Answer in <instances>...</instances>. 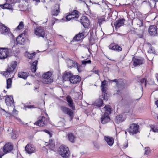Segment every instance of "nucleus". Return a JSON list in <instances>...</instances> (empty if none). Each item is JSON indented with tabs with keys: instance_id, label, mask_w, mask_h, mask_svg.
I'll list each match as a JSON object with an SVG mask.
<instances>
[{
	"instance_id": "dca6fc26",
	"label": "nucleus",
	"mask_w": 158,
	"mask_h": 158,
	"mask_svg": "<svg viewBox=\"0 0 158 158\" xmlns=\"http://www.w3.org/2000/svg\"><path fill=\"white\" fill-rule=\"evenodd\" d=\"M25 149L28 154H31L35 152L34 147L31 144H27L25 147Z\"/></svg>"
},
{
	"instance_id": "a18cd8bd",
	"label": "nucleus",
	"mask_w": 158,
	"mask_h": 158,
	"mask_svg": "<svg viewBox=\"0 0 158 158\" xmlns=\"http://www.w3.org/2000/svg\"><path fill=\"white\" fill-rule=\"evenodd\" d=\"M107 83V81L105 80H104L103 81H102V84H101V86H105L106 85V84Z\"/></svg>"
},
{
	"instance_id": "37998d69",
	"label": "nucleus",
	"mask_w": 158,
	"mask_h": 158,
	"mask_svg": "<svg viewBox=\"0 0 158 158\" xmlns=\"http://www.w3.org/2000/svg\"><path fill=\"white\" fill-rule=\"evenodd\" d=\"M140 82L142 84H143L144 83V84L145 86L146 85V80L145 78H143L140 80Z\"/></svg>"
},
{
	"instance_id": "de8ad7c7",
	"label": "nucleus",
	"mask_w": 158,
	"mask_h": 158,
	"mask_svg": "<svg viewBox=\"0 0 158 158\" xmlns=\"http://www.w3.org/2000/svg\"><path fill=\"white\" fill-rule=\"evenodd\" d=\"M103 99L107 100L108 99L107 94L105 93L104 94Z\"/></svg>"
},
{
	"instance_id": "bf43d9fd",
	"label": "nucleus",
	"mask_w": 158,
	"mask_h": 158,
	"mask_svg": "<svg viewBox=\"0 0 158 158\" xmlns=\"http://www.w3.org/2000/svg\"><path fill=\"white\" fill-rule=\"evenodd\" d=\"M94 72L96 74H98V70H95Z\"/></svg>"
},
{
	"instance_id": "338daca9",
	"label": "nucleus",
	"mask_w": 158,
	"mask_h": 158,
	"mask_svg": "<svg viewBox=\"0 0 158 158\" xmlns=\"http://www.w3.org/2000/svg\"><path fill=\"white\" fill-rule=\"evenodd\" d=\"M127 133V132H126V131H125V134H126V133Z\"/></svg>"
},
{
	"instance_id": "6e6552de",
	"label": "nucleus",
	"mask_w": 158,
	"mask_h": 158,
	"mask_svg": "<svg viewBox=\"0 0 158 158\" xmlns=\"http://www.w3.org/2000/svg\"><path fill=\"white\" fill-rule=\"evenodd\" d=\"M139 125L136 124H132L130 125L127 131L130 134H133L137 133L138 132Z\"/></svg>"
},
{
	"instance_id": "473e14b6",
	"label": "nucleus",
	"mask_w": 158,
	"mask_h": 158,
	"mask_svg": "<svg viewBox=\"0 0 158 158\" xmlns=\"http://www.w3.org/2000/svg\"><path fill=\"white\" fill-rule=\"evenodd\" d=\"M149 44L150 46V47L148 51V52L150 53L154 54L156 53L155 48L152 46L150 44Z\"/></svg>"
},
{
	"instance_id": "0eeeda50",
	"label": "nucleus",
	"mask_w": 158,
	"mask_h": 158,
	"mask_svg": "<svg viewBox=\"0 0 158 158\" xmlns=\"http://www.w3.org/2000/svg\"><path fill=\"white\" fill-rule=\"evenodd\" d=\"M34 33L37 36L44 38L45 34L43 27H37L35 29Z\"/></svg>"
},
{
	"instance_id": "c85d7f7f",
	"label": "nucleus",
	"mask_w": 158,
	"mask_h": 158,
	"mask_svg": "<svg viewBox=\"0 0 158 158\" xmlns=\"http://www.w3.org/2000/svg\"><path fill=\"white\" fill-rule=\"evenodd\" d=\"M38 61L37 60L35 61L33 63L31 66V71L33 73H35L36 70V65Z\"/></svg>"
},
{
	"instance_id": "e433bc0d",
	"label": "nucleus",
	"mask_w": 158,
	"mask_h": 158,
	"mask_svg": "<svg viewBox=\"0 0 158 158\" xmlns=\"http://www.w3.org/2000/svg\"><path fill=\"white\" fill-rule=\"evenodd\" d=\"M24 26V24L23 22L21 21L20 22L19 25L16 28V30H19L22 29Z\"/></svg>"
},
{
	"instance_id": "39448f33",
	"label": "nucleus",
	"mask_w": 158,
	"mask_h": 158,
	"mask_svg": "<svg viewBox=\"0 0 158 158\" xmlns=\"http://www.w3.org/2000/svg\"><path fill=\"white\" fill-rule=\"evenodd\" d=\"M52 75L51 72L48 71L46 72L43 75V78L42 79V82L44 84H48L52 82V80L50 78Z\"/></svg>"
},
{
	"instance_id": "bb28decb",
	"label": "nucleus",
	"mask_w": 158,
	"mask_h": 158,
	"mask_svg": "<svg viewBox=\"0 0 158 158\" xmlns=\"http://www.w3.org/2000/svg\"><path fill=\"white\" fill-rule=\"evenodd\" d=\"M109 48L114 50L121 51L122 50V48L121 47L118 45H112V44L109 46Z\"/></svg>"
},
{
	"instance_id": "a19ab883",
	"label": "nucleus",
	"mask_w": 158,
	"mask_h": 158,
	"mask_svg": "<svg viewBox=\"0 0 158 158\" xmlns=\"http://www.w3.org/2000/svg\"><path fill=\"white\" fill-rule=\"evenodd\" d=\"M128 146V142L127 141H126L123 145L122 148L123 149H125Z\"/></svg>"
},
{
	"instance_id": "c03bdc74",
	"label": "nucleus",
	"mask_w": 158,
	"mask_h": 158,
	"mask_svg": "<svg viewBox=\"0 0 158 158\" xmlns=\"http://www.w3.org/2000/svg\"><path fill=\"white\" fill-rule=\"evenodd\" d=\"M102 88V91L103 93H106V88L105 86H101Z\"/></svg>"
},
{
	"instance_id": "09e8293b",
	"label": "nucleus",
	"mask_w": 158,
	"mask_h": 158,
	"mask_svg": "<svg viewBox=\"0 0 158 158\" xmlns=\"http://www.w3.org/2000/svg\"><path fill=\"white\" fill-rule=\"evenodd\" d=\"M18 113V112L15 109H14L13 110L12 112V114L13 115H15L16 114H17Z\"/></svg>"
},
{
	"instance_id": "7ed1b4c3",
	"label": "nucleus",
	"mask_w": 158,
	"mask_h": 158,
	"mask_svg": "<svg viewBox=\"0 0 158 158\" xmlns=\"http://www.w3.org/2000/svg\"><path fill=\"white\" fill-rule=\"evenodd\" d=\"M59 153L64 158H68L70 155L69 148L66 146L61 145L58 150Z\"/></svg>"
},
{
	"instance_id": "1a4fd4ad",
	"label": "nucleus",
	"mask_w": 158,
	"mask_h": 158,
	"mask_svg": "<svg viewBox=\"0 0 158 158\" xmlns=\"http://www.w3.org/2000/svg\"><path fill=\"white\" fill-rule=\"evenodd\" d=\"M148 33L151 36H157V28L154 25L150 26L148 28Z\"/></svg>"
},
{
	"instance_id": "f8f14e48",
	"label": "nucleus",
	"mask_w": 158,
	"mask_h": 158,
	"mask_svg": "<svg viewBox=\"0 0 158 158\" xmlns=\"http://www.w3.org/2000/svg\"><path fill=\"white\" fill-rule=\"evenodd\" d=\"M80 22L85 28L88 27L89 25V21L85 16H82L80 19Z\"/></svg>"
},
{
	"instance_id": "4be33fe9",
	"label": "nucleus",
	"mask_w": 158,
	"mask_h": 158,
	"mask_svg": "<svg viewBox=\"0 0 158 158\" xmlns=\"http://www.w3.org/2000/svg\"><path fill=\"white\" fill-rule=\"evenodd\" d=\"M55 7L56 8L52 11V15L54 16H57L60 12L59 5V4H56L55 6Z\"/></svg>"
},
{
	"instance_id": "680f3d73",
	"label": "nucleus",
	"mask_w": 158,
	"mask_h": 158,
	"mask_svg": "<svg viewBox=\"0 0 158 158\" xmlns=\"http://www.w3.org/2000/svg\"><path fill=\"white\" fill-rule=\"evenodd\" d=\"M153 59V57H152L151 58H150V59H149L148 58V59L149 60H152Z\"/></svg>"
},
{
	"instance_id": "6e6d98bb",
	"label": "nucleus",
	"mask_w": 158,
	"mask_h": 158,
	"mask_svg": "<svg viewBox=\"0 0 158 158\" xmlns=\"http://www.w3.org/2000/svg\"><path fill=\"white\" fill-rule=\"evenodd\" d=\"M44 131L45 132L48 134L49 135H50V136H51V135L50 134V132L48 131L47 130H44Z\"/></svg>"
},
{
	"instance_id": "49530a36",
	"label": "nucleus",
	"mask_w": 158,
	"mask_h": 158,
	"mask_svg": "<svg viewBox=\"0 0 158 158\" xmlns=\"http://www.w3.org/2000/svg\"><path fill=\"white\" fill-rule=\"evenodd\" d=\"M104 21H105V19L104 18L99 19H98V23H99V25H100L102 22Z\"/></svg>"
},
{
	"instance_id": "4d7b16f0",
	"label": "nucleus",
	"mask_w": 158,
	"mask_h": 158,
	"mask_svg": "<svg viewBox=\"0 0 158 158\" xmlns=\"http://www.w3.org/2000/svg\"><path fill=\"white\" fill-rule=\"evenodd\" d=\"M17 137V135H12V138L13 139H16Z\"/></svg>"
},
{
	"instance_id": "3c124183",
	"label": "nucleus",
	"mask_w": 158,
	"mask_h": 158,
	"mask_svg": "<svg viewBox=\"0 0 158 158\" xmlns=\"http://www.w3.org/2000/svg\"><path fill=\"white\" fill-rule=\"evenodd\" d=\"M2 110L4 112H5L7 114H5L6 116H9V115H10V114L9 113H8V112H6L5 110L4 109H2Z\"/></svg>"
},
{
	"instance_id": "e2e57ef3",
	"label": "nucleus",
	"mask_w": 158,
	"mask_h": 158,
	"mask_svg": "<svg viewBox=\"0 0 158 158\" xmlns=\"http://www.w3.org/2000/svg\"><path fill=\"white\" fill-rule=\"evenodd\" d=\"M117 80L116 79H114L113 80V81L114 82H116Z\"/></svg>"
},
{
	"instance_id": "b1692460",
	"label": "nucleus",
	"mask_w": 158,
	"mask_h": 158,
	"mask_svg": "<svg viewBox=\"0 0 158 158\" xmlns=\"http://www.w3.org/2000/svg\"><path fill=\"white\" fill-rule=\"evenodd\" d=\"M125 120V118H123L122 115H119L117 116L115 118L114 121L117 123L118 124L123 121Z\"/></svg>"
},
{
	"instance_id": "774afa93",
	"label": "nucleus",
	"mask_w": 158,
	"mask_h": 158,
	"mask_svg": "<svg viewBox=\"0 0 158 158\" xmlns=\"http://www.w3.org/2000/svg\"><path fill=\"white\" fill-rule=\"evenodd\" d=\"M157 119H158V116H157Z\"/></svg>"
},
{
	"instance_id": "79ce46f5",
	"label": "nucleus",
	"mask_w": 158,
	"mask_h": 158,
	"mask_svg": "<svg viewBox=\"0 0 158 158\" xmlns=\"http://www.w3.org/2000/svg\"><path fill=\"white\" fill-rule=\"evenodd\" d=\"M91 61L90 60L82 61V64L85 65L86 64L91 63Z\"/></svg>"
},
{
	"instance_id": "72a5a7b5",
	"label": "nucleus",
	"mask_w": 158,
	"mask_h": 158,
	"mask_svg": "<svg viewBox=\"0 0 158 158\" xmlns=\"http://www.w3.org/2000/svg\"><path fill=\"white\" fill-rule=\"evenodd\" d=\"M12 82V80L11 78H9L6 80L7 86L6 88L7 89H9L11 88V86Z\"/></svg>"
},
{
	"instance_id": "4c0bfd02",
	"label": "nucleus",
	"mask_w": 158,
	"mask_h": 158,
	"mask_svg": "<svg viewBox=\"0 0 158 158\" xmlns=\"http://www.w3.org/2000/svg\"><path fill=\"white\" fill-rule=\"evenodd\" d=\"M49 142H50L49 143L48 145H46V146H48L49 147V148L51 149L53 148L55 145L54 143H53L52 141V140L51 141L50 140Z\"/></svg>"
},
{
	"instance_id": "2f4dec72",
	"label": "nucleus",
	"mask_w": 158,
	"mask_h": 158,
	"mask_svg": "<svg viewBox=\"0 0 158 158\" xmlns=\"http://www.w3.org/2000/svg\"><path fill=\"white\" fill-rule=\"evenodd\" d=\"M102 100L101 99H99L96 100L94 103V106L98 107H100L102 106Z\"/></svg>"
},
{
	"instance_id": "13d9d810",
	"label": "nucleus",
	"mask_w": 158,
	"mask_h": 158,
	"mask_svg": "<svg viewBox=\"0 0 158 158\" xmlns=\"http://www.w3.org/2000/svg\"><path fill=\"white\" fill-rule=\"evenodd\" d=\"M43 150L46 151L47 153H48V149L45 147H43Z\"/></svg>"
},
{
	"instance_id": "423d86ee",
	"label": "nucleus",
	"mask_w": 158,
	"mask_h": 158,
	"mask_svg": "<svg viewBox=\"0 0 158 158\" xmlns=\"http://www.w3.org/2000/svg\"><path fill=\"white\" fill-rule=\"evenodd\" d=\"M60 109L63 113L68 115L72 118H73V110L68 107L63 106H60Z\"/></svg>"
},
{
	"instance_id": "cd10ccee",
	"label": "nucleus",
	"mask_w": 158,
	"mask_h": 158,
	"mask_svg": "<svg viewBox=\"0 0 158 158\" xmlns=\"http://www.w3.org/2000/svg\"><path fill=\"white\" fill-rule=\"evenodd\" d=\"M124 24V20L123 19H119L114 24L115 27L118 28Z\"/></svg>"
},
{
	"instance_id": "a211bd4d",
	"label": "nucleus",
	"mask_w": 158,
	"mask_h": 158,
	"mask_svg": "<svg viewBox=\"0 0 158 158\" xmlns=\"http://www.w3.org/2000/svg\"><path fill=\"white\" fill-rule=\"evenodd\" d=\"M66 99L67 101L68 102V106L73 110H75V107L74 106V103L71 97L69 96H67L66 97Z\"/></svg>"
},
{
	"instance_id": "a878e982",
	"label": "nucleus",
	"mask_w": 158,
	"mask_h": 158,
	"mask_svg": "<svg viewBox=\"0 0 158 158\" xmlns=\"http://www.w3.org/2000/svg\"><path fill=\"white\" fill-rule=\"evenodd\" d=\"M16 40L18 43L20 44H23L25 41V39L20 35L17 37Z\"/></svg>"
},
{
	"instance_id": "052dcab7",
	"label": "nucleus",
	"mask_w": 158,
	"mask_h": 158,
	"mask_svg": "<svg viewBox=\"0 0 158 158\" xmlns=\"http://www.w3.org/2000/svg\"><path fill=\"white\" fill-rule=\"evenodd\" d=\"M155 103L158 108V100Z\"/></svg>"
},
{
	"instance_id": "f03ea898",
	"label": "nucleus",
	"mask_w": 158,
	"mask_h": 158,
	"mask_svg": "<svg viewBox=\"0 0 158 158\" xmlns=\"http://www.w3.org/2000/svg\"><path fill=\"white\" fill-rule=\"evenodd\" d=\"M102 110L103 111L105 112L101 117V122L102 124H105L109 122L110 120L109 115L110 113L111 109L110 106L107 105L105 106Z\"/></svg>"
},
{
	"instance_id": "f3484780",
	"label": "nucleus",
	"mask_w": 158,
	"mask_h": 158,
	"mask_svg": "<svg viewBox=\"0 0 158 158\" xmlns=\"http://www.w3.org/2000/svg\"><path fill=\"white\" fill-rule=\"evenodd\" d=\"M6 103L7 105L10 106H14V101L12 96H9L6 98Z\"/></svg>"
},
{
	"instance_id": "c9c22d12",
	"label": "nucleus",
	"mask_w": 158,
	"mask_h": 158,
	"mask_svg": "<svg viewBox=\"0 0 158 158\" xmlns=\"http://www.w3.org/2000/svg\"><path fill=\"white\" fill-rule=\"evenodd\" d=\"M151 130L152 131L155 132H158V126L156 125L155 126H152L151 127Z\"/></svg>"
},
{
	"instance_id": "f704fd0d",
	"label": "nucleus",
	"mask_w": 158,
	"mask_h": 158,
	"mask_svg": "<svg viewBox=\"0 0 158 158\" xmlns=\"http://www.w3.org/2000/svg\"><path fill=\"white\" fill-rule=\"evenodd\" d=\"M68 137L69 140L72 142H74V136L72 133H69L68 135Z\"/></svg>"
},
{
	"instance_id": "7c9ffc66",
	"label": "nucleus",
	"mask_w": 158,
	"mask_h": 158,
	"mask_svg": "<svg viewBox=\"0 0 158 158\" xmlns=\"http://www.w3.org/2000/svg\"><path fill=\"white\" fill-rule=\"evenodd\" d=\"M2 9H12V6L9 4L6 3L3 5H0Z\"/></svg>"
},
{
	"instance_id": "ea45409f",
	"label": "nucleus",
	"mask_w": 158,
	"mask_h": 158,
	"mask_svg": "<svg viewBox=\"0 0 158 158\" xmlns=\"http://www.w3.org/2000/svg\"><path fill=\"white\" fill-rule=\"evenodd\" d=\"M35 52H33L32 53L29 54L28 55V57L29 59H31L33 58L35 55Z\"/></svg>"
},
{
	"instance_id": "c756f323",
	"label": "nucleus",
	"mask_w": 158,
	"mask_h": 158,
	"mask_svg": "<svg viewBox=\"0 0 158 158\" xmlns=\"http://www.w3.org/2000/svg\"><path fill=\"white\" fill-rule=\"evenodd\" d=\"M18 76L19 77L26 79L27 77L28 76L27 73L26 72H21L19 73Z\"/></svg>"
},
{
	"instance_id": "69168bd1",
	"label": "nucleus",
	"mask_w": 158,
	"mask_h": 158,
	"mask_svg": "<svg viewBox=\"0 0 158 158\" xmlns=\"http://www.w3.org/2000/svg\"><path fill=\"white\" fill-rule=\"evenodd\" d=\"M156 78H157V81H158V76L156 77Z\"/></svg>"
},
{
	"instance_id": "6ab92c4d",
	"label": "nucleus",
	"mask_w": 158,
	"mask_h": 158,
	"mask_svg": "<svg viewBox=\"0 0 158 158\" xmlns=\"http://www.w3.org/2000/svg\"><path fill=\"white\" fill-rule=\"evenodd\" d=\"M46 124V118L44 117H42L38 121L36 125L40 127H43Z\"/></svg>"
},
{
	"instance_id": "20e7f679",
	"label": "nucleus",
	"mask_w": 158,
	"mask_h": 158,
	"mask_svg": "<svg viewBox=\"0 0 158 158\" xmlns=\"http://www.w3.org/2000/svg\"><path fill=\"white\" fill-rule=\"evenodd\" d=\"M80 14L79 12L76 10H74L71 13L69 14L66 16L64 20L66 21L71 20H77L79 18Z\"/></svg>"
},
{
	"instance_id": "f257e3e1",
	"label": "nucleus",
	"mask_w": 158,
	"mask_h": 158,
	"mask_svg": "<svg viewBox=\"0 0 158 158\" xmlns=\"http://www.w3.org/2000/svg\"><path fill=\"white\" fill-rule=\"evenodd\" d=\"M18 63L16 61H13L8 65L6 71L4 72L3 75L6 77H11L13 78L15 74L16 68L17 65Z\"/></svg>"
},
{
	"instance_id": "393cba45",
	"label": "nucleus",
	"mask_w": 158,
	"mask_h": 158,
	"mask_svg": "<svg viewBox=\"0 0 158 158\" xmlns=\"http://www.w3.org/2000/svg\"><path fill=\"white\" fill-rule=\"evenodd\" d=\"M84 33H79L74 37L73 40L77 41L80 40L84 37Z\"/></svg>"
},
{
	"instance_id": "4468645a",
	"label": "nucleus",
	"mask_w": 158,
	"mask_h": 158,
	"mask_svg": "<svg viewBox=\"0 0 158 158\" xmlns=\"http://www.w3.org/2000/svg\"><path fill=\"white\" fill-rule=\"evenodd\" d=\"M81 80V77L78 75H72L69 80L70 82L73 84H77Z\"/></svg>"
},
{
	"instance_id": "864d4df0",
	"label": "nucleus",
	"mask_w": 158,
	"mask_h": 158,
	"mask_svg": "<svg viewBox=\"0 0 158 158\" xmlns=\"http://www.w3.org/2000/svg\"><path fill=\"white\" fill-rule=\"evenodd\" d=\"M137 35L139 38H142L143 37V35L142 34H138Z\"/></svg>"
},
{
	"instance_id": "ddd939ff",
	"label": "nucleus",
	"mask_w": 158,
	"mask_h": 158,
	"mask_svg": "<svg viewBox=\"0 0 158 158\" xmlns=\"http://www.w3.org/2000/svg\"><path fill=\"white\" fill-rule=\"evenodd\" d=\"M9 54V52L7 48H0V59H4L6 58Z\"/></svg>"
},
{
	"instance_id": "5701e85b",
	"label": "nucleus",
	"mask_w": 158,
	"mask_h": 158,
	"mask_svg": "<svg viewBox=\"0 0 158 158\" xmlns=\"http://www.w3.org/2000/svg\"><path fill=\"white\" fill-rule=\"evenodd\" d=\"M0 31L2 34H6L8 32V29L6 26L1 23L0 24Z\"/></svg>"
},
{
	"instance_id": "9d476101",
	"label": "nucleus",
	"mask_w": 158,
	"mask_h": 158,
	"mask_svg": "<svg viewBox=\"0 0 158 158\" xmlns=\"http://www.w3.org/2000/svg\"><path fill=\"white\" fill-rule=\"evenodd\" d=\"M66 62L68 68L71 69L74 67L77 68L78 71H79V65L77 63H75L74 61L69 59L66 60Z\"/></svg>"
},
{
	"instance_id": "603ef678",
	"label": "nucleus",
	"mask_w": 158,
	"mask_h": 158,
	"mask_svg": "<svg viewBox=\"0 0 158 158\" xmlns=\"http://www.w3.org/2000/svg\"><path fill=\"white\" fill-rule=\"evenodd\" d=\"M4 154H5L2 152L0 150V158H2V156H3Z\"/></svg>"
},
{
	"instance_id": "aec40b11",
	"label": "nucleus",
	"mask_w": 158,
	"mask_h": 158,
	"mask_svg": "<svg viewBox=\"0 0 158 158\" xmlns=\"http://www.w3.org/2000/svg\"><path fill=\"white\" fill-rule=\"evenodd\" d=\"M104 139L107 143L110 146H112L114 143V140L112 137L108 136H105Z\"/></svg>"
},
{
	"instance_id": "2eb2a0df",
	"label": "nucleus",
	"mask_w": 158,
	"mask_h": 158,
	"mask_svg": "<svg viewBox=\"0 0 158 158\" xmlns=\"http://www.w3.org/2000/svg\"><path fill=\"white\" fill-rule=\"evenodd\" d=\"M13 146L11 143H6L4 146L3 150L4 154L6 153L11 151L13 149Z\"/></svg>"
},
{
	"instance_id": "58836bf2",
	"label": "nucleus",
	"mask_w": 158,
	"mask_h": 158,
	"mask_svg": "<svg viewBox=\"0 0 158 158\" xmlns=\"http://www.w3.org/2000/svg\"><path fill=\"white\" fill-rule=\"evenodd\" d=\"M150 152V148H145V149L144 154L148 155Z\"/></svg>"
},
{
	"instance_id": "8fccbe9b",
	"label": "nucleus",
	"mask_w": 158,
	"mask_h": 158,
	"mask_svg": "<svg viewBox=\"0 0 158 158\" xmlns=\"http://www.w3.org/2000/svg\"><path fill=\"white\" fill-rule=\"evenodd\" d=\"M25 107L27 108H33L34 107V106L33 105H28L25 106Z\"/></svg>"
},
{
	"instance_id": "5fc2aeb1",
	"label": "nucleus",
	"mask_w": 158,
	"mask_h": 158,
	"mask_svg": "<svg viewBox=\"0 0 158 158\" xmlns=\"http://www.w3.org/2000/svg\"><path fill=\"white\" fill-rule=\"evenodd\" d=\"M33 1L35 2V5H37L38 3H39L40 2V0H33Z\"/></svg>"
},
{
	"instance_id": "0e129e2a",
	"label": "nucleus",
	"mask_w": 158,
	"mask_h": 158,
	"mask_svg": "<svg viewBox=\"0 0 158 158\" xmlns=\"http://www.w3.org/2000/svg\"><path fill=\"white\" fill-rule=\"evenodd\" d=\"M140 23H141V26L142 25H143V23H142V22H141V21H140Z\"/></svg>"
},
{
	"instance_id": "9b49d317",
	"label": "nucleus",
	"mask_w": 158,
	"mask_h": 158,
	"mask_svg": "<svg viewBox=\"0 0 158 158\" xmlns=\"http://www.w3.org/2000/svg\"><path fill=\"white\" fill-rule=\"evenodd\" d=\"M133 65L134 66L140 65L144 63V61L143 58L134 57L132 59Z\"/></svg>"
},
{
	"instance_id": "412c9836",
	"label": "nucleus",
	"mask_w": 158,
	"mask_h": 158,
	"mask_svg": "<svg viewBox=\"0 0 158 158\" xmlns=\"http://www.w3.org/2000/svg\"><path fill=\"white\" fill-rule=\"evenodd\" d=\"M72 74L70 72H65L64 73L63 78L64 80L65 81H69V78L71 77Z\"/></svg>"
}]
</instances>
